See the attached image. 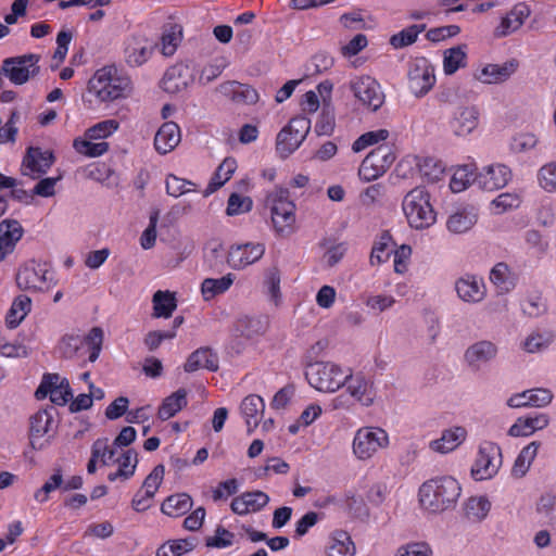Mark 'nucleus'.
I'll list each match as a JSON object with an SVG mask.
<instances>
[{
	"label": "nucleus",
	"mask_w": 556,
	"mask_h": 556,
	"mask_svg": "<svg viewBox=\"0 0 556 556\" xmlns=\"http://www.w3.org/2000/svg\"><path fill=\"white\" fill-rule=\"evenodd\" d=\"M425 29L426 24L410 25L402 29L400 33L391 36L390 45L393 46L395 49L407 47L414 43L417 40L418 35L422 33Z\"/></svg>",
	"instance_id": "obj_42"
},
{
	"label": "nucleus",
	"mask_w": 556,
	"mask_h": 556,
	"mask_svg": "<svg viewBox=\"0 0 556 556\" xmlns=\"http://www.w3.org/2000/svg\"><path fill=\"white\" fill-rule=\"evenodd\" d=\"M85 341L91 345L89 354V362L93 363L98 359L103 341V331L99 327H94L90 330L89 334L85 338Z\"/></svg>",
	"instance_id": "obj_59"
},
{
	"label": "nucleus",
	"mask_w": 556,
	"mask_h": 556,
	"mask_svg": "<svg viewBox=\"0 0 556 556\" xmlns=\"http://www.w3.org/2000/svg\"><path fill=\"white\" fill-rule=\"evenodd\" d=\"M478 118L479 111L476 106L458 108L450 121V128L457 137L467 136L477 128Z\"/></svg>",
	"instance_id": "obj_15"
},
{
	"label": "nucleus",
	"mask_w": 556,
	"mask_h": 556,
	"mask_svg": "<svg viewBox=\"0 0 556 556\" xmlns=\"http://www.w3.org/2000/svg\"><path fill=\"white\" fill-rule=\"evenodd\" d=\"M73 146L78 153L89 157L101 156L109 150V143L105 141L94 143L81 138H76Z\"/></svg>",
	"instance_id": "obj_50"
},
{
	"label": "nucleus",
	"mask_w": 556,
	"mask_h": 556,
	"mask_svg": "<svg viewBox=\"0 0 556 556\" xmlns=\"http://www.w3.org/2000/svg\"><path fill=\"white\" fill-rule=\"evenodd\" d=\"M389 137L387 129H378L367 131L361 135L352 144V150L355 153L363 151L364 149L384 141Z\"/></svg>",
	"instance_id": "obj_47"
},
{
	"label": "nucleus",
	"mask_w": 556,
	"mask_h": 556,
	"mask_svg": "<svg viewBox=\"0 0 556 556\" xmlns=\"http://www.w3.org/2000/svg\"><path fill=\"white\" fill-rule=\"evenodd\" d=\"M264 253L265 245L260 242L235 244L228 252L227 263L233 269H241L261 260Z\"/></svg>",
	"instance_id": "obj_11"
},
{
	"label": "nucleus",
	"mask_w": 556,
	"mask_h": 556,
	"mask_svg": "<svg viewBox=\"0 0 556 556\" xmlns=\"http://www.w3.org/2000/svg\"><path fill=\"white\" fill-rule=\"evenodd\" d=\"M287 126L291 129L290 132L294 139L301 140L302 143L311 130V119L304 115H298L291 118Z\"/></svg>",
	"instance_id": "obj_54"
},
{
	"label": "nucleus",
	"mask_w": 556,
	"mask_h": 556,
	"mask_svg": "<svg viewBox=\"0 0 556 556\" xmlns=\"http://www.w3.org/2000/svg\"><path fill=\"white\" fill-rule=\"evenodd\" d=\"M355 545L349 534L340 531L334 538V543L329 547L328 556H353Z\"/></svg>",
	"instance_id": "obj_51"
},
{
	"label": "nucleus",
	"mask_w": 556,
	"mask_h": 556,
	"mask_svg": "<svg viewBox=\"0 0 556 556\" xmlns=\"http://www.w3.org/2000/svg\"><path fill=\"white\" fill-rule=\"evenodd\" d=\"M187 391L184 388L165 397L159 408L157 416L161 420L174 417L179 410L187 406Z\"/></svg>",
	"instance_id": "obj_33"
},
{
	"label": "nucleus",
	"mask_w": 556,
	"mask_h": 556,
	"mask_svg": "<svg viewBox=\"0 0 556 556\" xmlns=\"http://www.w3.org/2000/svg\"><path fill=\"white\" fill-rule=\"evenodd\" d=\"M477 175L472 164L459 166L454 173L450 187L453 192H462L470 185H475L472 178Z\"/></svg>",
	"instance_id": "obj_44"
},
{
	"label": "nucleus",
	"mask_w": 556,
	"mask_h": 556,
	"mask_svg": "<svg viewBox=\"0 0 556 556\" xmlns=\"http://www.w3.org/2000/svg\"><path fill=\"white\" fill-rule=\"evenodd\" d=\"M496 355L497 346L491 341L481 340L466 349L464 359L470 369L477 371L483 364L494 359Z\"/></svg>",
	"instance_id": "obj_14"
},
{
	"label": "nucleus",
	"mask_w": 556,
	"mask_h": 556,
	"mask_svg": "<svg viewBox=\"0 0 556 556\" xmlns=\"http://www.w3.org/2000/svg\"><path fill=\"white\" fill-rule=\"evenodd\" d=\"M192 498L187 493L167 496L161 505V511L169 517H180L192 508Z\"/></svg>",
	"instance_id": "obj_29"
},
{
	"label": "nucleus",
	"mask_w": 556,
	"mask_h": 556,
	"mask_svg": "<svg viewBox=\"0 0 556 556\" xmlns=\"http://www.w3.org/2000/svg\"><path fill=\"white\" fill-rule=\"evenodd\" d=\"M56 409L53 406L49 408L40 409L29 419V437L31 439H39L47 434L53 424V414Z\"/></svg>",
	"instance_id": "obj_32"
},
{
	"label": "nucleus",
	"mask_w": 556,
	"mask_h": 556,
	"mask_svg": "<svg viewBox=\"0 0 556 556\" xmlns=\"http://www.w3.org/2000/svg\"><path fill=\"white\" fill-rule=\"evenodd\" d=\"M402 207L410 227L429 228L435 222V213L429 201V194L422 187L410 190L403 200Z\"/></svg>",
	"instance_id": "obj_4"
},
{
	"label": "nucleus",
	"mask_w": 556,
	"mask_h": 556,
	"mask_svg": "<svg viewBox=\"0 0 556 556\" xmlns=\"http://www.w3.org/2000/svg\"><path fill=\"white\" fill-rule=\"evenodd\" d=\"M346 507L357 518H367L369 516L368 508L363 497L357 496L353 492L346 493Z\"/></svg>",
	"instance_id": "obj_60"
},
{
	"label": "nucleus",
	"mask_w": 556,
	"mask_h": 556,
	"mask_svg": "<svg viewBox=\"0 0 556 556\" xmlns=\"http://www.w3.org/2000/svg\"><path fill=\"white\" fill-rule=\"evenodd\" d=\"M52 151H42L39 147H29L23 159V165L34 173L46 174L54 163Z\"/></svg>",
	"instance_id": "obj_26"
},
{
	"label": "nucleus",
	"mask_w": 556,
	"mask_h": 556,
	"mask_svg": "<svg viewBox=\"0 0 556 556\" xmlns=\"http://www.w3.org/2000/svg\"><path fill=\"white\" fill-rule=\"evenodd\" d=\"M116 68L103 67L98 70L88 83V91L101 101H114L125 98L130 89L128 77L116 75Z\"/></svg>",
	"instance_id": "obj_2"
},
{
	"label": "nucleus",
	"mask_w": 556,
	"mask_h": 556,
	"mask_svg": "<svg viewBox=\"0 0 556 556\" xmlns=\"http://www.w3.org/2000/svg\"><path fill=\"white\" fill-rule=\"evenodd\" d=\"M59 380H60L59 374H51V372L43 374L41 382H40L39 387L37 388V390L35 391L36 399L43 400L48 395H51L54 392V390L59 389L58 388Z\"/></svg>",
	"instance_id": "obj_55"
},
{
	"label": "nucleus",
	"mask_w": 556,
	"mask_h": 556,
	"mask_svg": "<svg viewBox=\"0 0 556 556\" xmlns=\"http://www.w3.org/2000/svg\"><path fill=\"white\" fill-rule=\"evenodd\" d=\"M46 281L47 280V270L39 269L37 270L34 267L24 266L16 274V285L21 290H29L31 288H36V281Z\"/></svg>",
	"instance_id": "obj_40"
},
{
	"label": "nucleus",
	"mask_w": 556,
	"mask_h": 556,
	"mask_svg": "<svg viewBox=\"0 0 556 556\" xmlns=\"http://www.w3.org/2000/svg\"><path fill=\"white\" fill-rule=\"evenodd\" d=\"M530 15V9L525 3L516 4L501 21L496 27L495 37H506L516 31L523 24L525 20Z\"/></svg>",
	"instance_id": "obj_21"
},
{
	"label": "nucleus",
	"mask_w": 556,
	"mask_h": 556,
	"mask_svg": "<svg viewBox=\"0 0 556 556\" xmlns=\"http://www.w3.org/2000/svg\"><path fill=\"white\" fill-rule=\"evenodd\" d=\"M458 296L469 303L481 302L485 296V287L483 280L476 276L459 278L455 283Z\"/></svg>",
	"instance_id": "obj_20"
},
{
	"label": "nucleus",
	"mask_w": 556,
	"mask_h": 556,
	"mask_svg": "<svg viewBox=\"0 0 556 556\" xmlns=\"http://www.w3.org/2000/svg\"><path fill=\"white\" fill-rule=\"evenodd\" d=\"M218 89L236 103L254 104L258 101L257 91L248 84L231 80L219 85Z\"/></svg>",
	"instance_id": "obj_19"
},
{
	"label": "nucleus",
	"mask_w": 556,
	"mask_h": 556,
	"mask_svg": "<svg viewBox=\"0 0 556 556\" xmlns=\"http://www.w3.org/2000/svg\"><path fill=\"white\" fill-rule=\"evenodd\" d=\"M462 488L456 479L443 476L430 479L419 488V502L430 513H443L454 508Z\"/></svg>",
	"instance_id": "obj_1"
},
{
	"label": "nucleus",
	"mask_w": 556,
	"mask_h": 556,
	"mask_svg": "<svg viewBox=\"0 0 556 556\" xmlns=\"http://www.w3.org/2000/svg\"><path fill=\"white\" fill-rule=\"evenodd\" d=\"M549 424V417L546 414H538L535 416L519 417L508 429L507 434L510 437H529L538 430L546 428Z\"/></svg>",
	"instance_id": "obj_22"
},
{
	"label": "nucleus",
	"mask_w": 556,
	"mask_h": 556,
	"mask_svg": "<svg viewBox=\"0 0 556 556\" xmlns=\"http://www.w3.org/2000/svg\"><path fill=\"white\" fill-rule=\"evenodd\" d=\"M541 187L548 191H556V163L544 165L539 172Z\"/></svg>",
	"instance_id": "obj_58"
},
{
	"label": "nucleus",
	"mask_w": 556,
	"mask_h": 556,
	"mask_svg": "<svg viewBox=\"0 0 556 556\" xmlns=\"http://www.w3.org/2000/svg\"><path fill=\"white\" fill-rule=\"evenodd\" d=\"M527 404L530 407H544L547 406L553 400V393L543 388L527 390Z\"/></svg>",
	"instance_id": "obj_57"
},
{
	"label": "nucleus",
	"mask_w": 556,
	"mask_h": 556,
	"mask_svg": "<svg viewBox=\"0 0 556 556\" xmlns=\"http://www.w3.org/2000/svg\"><path fill=\"white\" fill-rule=\"evenodd\" d=\"M274 227L279 236L288 237L293 232L295 223V205H287V211L271 216Z\"/></svg>",
	"instance_id": "obj_45"
},
{
	"label": "nucleus",
	"mask_w": 556,
	"mask_h": 556,
	"mask_svg": "<svg viewBox=\"0 0 556 556\" xmlns=\"http://www.w3.org/2000/svg\"><path fill=\"white\" fill-rule=\"evenodd\" d=\"M153 314L155 318H169L177 307L175 293L165 290H157L152 296Z\"/></svg>",
	"instance_id": "obj_31"
},
{
	"label": "nucleus",
	"mask_w": 556,
	"mask_h": 556,
	"mask_svg": "<svg viewBox=\"0 0 556 556\" xmlns=\"http://www.w3.org/2000/svg\"><path fill=\"white\" fill-rule=\"evenodd\" d=\"M466 433V429L463 427L446 429L439 439L431 441L430 447L442 454L450 453L465 440Z\"/></svg>",
	"instance_id": "obj_28"
},
{
	"label": "nucleus",
	"mask_w": 556,
	"mask_h": 556,
	"mask_svg": "<svg viewBox=\"0 0 556 556\" xmlns=\"http://www.w3.org/2000/svg\"><path fill=\"white\" fill-rule=\"evenodd\" d=\"M194 80L193 71L188 64L179 63L170 66L162 79V88L169 93L187 89Z\"/></svg>",
	"instance_id": "obj_13"
},
{
	"label": "nucleus",
	"mask_w": 556,
	"mask_h": 556,
	"mask_svg": "<svg viewBox=\"0 0 556 556\" xmlns=\"http://www.w3.org/2000/svg\"><path fill=\"white\" fill-rule=\"evenodd\" d=\"M540 445V442L532 441L520 451L511 468V475L514 477L522 478L526 476L538 454Z\"/></svg>",
	"instance_id": "obj_35"
},
{
	"label": "nucleus",
	"mask_w": 556,
	"mask_h": 556,
	"mask_svg": "<svg viewBox=\"0 0 556 556\" xmlns=\"http://www.w3.org/2000/svg\"><path fill=\"white\" fill-rule=\"evenodd\" d=\"M431 549L426 543H412L397 549L395 556H430Z\"/></svg>",
	"instance_id": "obj_64"
},
{
	"label": "nucleus",
	"mask_w": 556,
	"mask_h": 556,
	"mask_svg": "<svg viewBox=\"0 0 556 556\" xmlns=\"http://www.w3.org/2000/svg\"><path fill=\"white\" fill-rule=\"evenodd\" d=\"M460 33V27L457 25H447L431 28L427 31L426 37L432 42H439L446 38L454 37Z\"/></svg>",
	"instance_id": "obj_61"
},
{
	"label": "nucleus",
	"mask_w": 556,
	"mask_h": 556,
	"mask_svg": "<svg viewBox=\"0 0 556 556\" xmlns=\"http://www.w3.org/2000/svg\"><path fill=\"white\" fill-rule=\"evenodd\" d=\"M395 161L392 146L382 143L371 150L363 160L358 176L364 181H371L382 176Z\"/></svg>",
	"instance_id": "obj_6"
},
{
	"label": "nucleus",
	"mask_w": 556,
	"mask_h": 556,
	"mask_svg": "<svg viewBox=\"0 0 556 556\" xmlns=\"http://www.w3.org/2000/svg\"><path fill=\"white\" fill-rule=\"evenodd\" d=\"M155 43L142 35H132L125 45V61L137 67L146 63L153 53Z\"/></svg>",
	"instance_id": "obj_12"
},
{
	"label": "nucleus",
	"mask_w": 556,
	"mask_h": 556,
	"mask_svg": "<svg viewBox=\"0 0 556 556\" xmlns=\"http://www.w3.org/2000/svg\"><path fill=\"white\" fill-rule=\"evenodd\" d=\"M31 309V299L27 295H17L5 315V326L15 329Z\"/></svg>",
	"instance_id": "obj_30"
},
{
	"label": "nucleus",
	"mask_w": 556,
	"mask_h": 556,
	"mask_svg": "<svg viewBox=\"0 0 556 556\" xmlns=\"http://www.w3.org/2000/svg\"><path fill=\"white\" fill-rule=\"evenodd\" d=\"M252 207L253 200L250 197L233 192L228 198L226 214L228 216H236L250 212Z\"/></svg>",
	"instance_id": "obj_49"
},
{
	"label": "nucleus",
	"mask_w": 556,
	"mask_h": 556,
	"mask_svg": "<svg viewBox=\"0 0 556 556\" xmlns=\"http://www.w3.org/2000/svg\"><path fill=\"white\" fill-rule=\"evenodd\" d=\"M336 127V111L332 102L325 100L321 111L315 124L314 131L320 136H331Z\"/></svg>",
	"instance_id": "obj_36"
},
{
	"label": "nucleus",
	"mask_w": 556,
	"mask_h": 556,
	"mask_svg": "<svg viewBox=\"0 0 556 556\" xmlns=\"http://www.w3.org/2000/svg\"><path fill=\"white\" fill-rule=\"evenodd\" d=\"M235 276L227 274L222 278H206L201 285V291L205 301L212 300L218 294L226 292L233 283Z\"/></svg>",
	"instance_id": "obj_37"
},
{
	"label": "nucleus",
	"mask_w": 556,
	"mask_h": 556,
	"mask_svg": "<svg viewBox=\"0 0 556 556\" xmlns=\"http://www.w3.org/2000/svg\"><path fill=\"white\" fill-rule=\"evenodd\" d=\"M305 378L320 392H334L352 378V374H345L339 365L330 362H312L306 366Z\"/></svg>",
	"instance_id": "obj_3"
},
{
	"label": "nucleus",
	"mask_w": 556,
	"mask_h": 556,
	"mask_svg": "<svg viewBox=\"0 0 556 556\" xmlns=\"http://www.w3.org/2000/svg\"><path fill=\"white\" fill-rule=\"evenodd\" d=\"M165 468L162 464L156 465L143 480L141 489L147 491V497H154L164 478Z\"/></svg>",
	"instance_id": "obj_53"
},
{
	"label": "nucleus",
	"mask_w": 556,
	"mask_h": 556,
	"mask_svg": "<svg viewBox=\"0 0 556 556\" xmlns=\"http://www.w3.org/2000/svg\"><path fill=\"white\" fill-rule=\"evenodd\" d=\"M389 444L388 433L381 428L364 427L356 431L353 453L362 460L370 458L379 448Z\"/></svg>",
	"instance_id": "obj_7"
},
{
	"label": "nucleus",
	"mask_w": 556,
	"mask_h": 556,
	"mask_svg": "<svg viewBox=\"0 0 556 556\" xmlns=\"http://www.w3.org/2000/svg\"><path fill=\"white\" fill-rule=\"evenodd\" d=\"M409 89L416 97H424L435 83V76L427 66L415 65L408 72Z\"/></svg>",
	"instance_id": "obj_25"
},
{
	"label": "nucleus",
	"mask_w": 556,
	"mask_h": 556,
	"mask_svg": "<svg viewBox=\"0 0 556 556\" xmlns=\"http://www.w3.org/2000/svg\"><path fill=\"white\" fill-rule=\"evenodd\" d=\"M350 89L354 97L372 112L378 111L384 103V93L379 83L370 76L351 80Z\"/></svg>",
	"instance_id": "obj_9"
},
{
	"label": "nucleus",
	"mask_w": 556,
	"mask_h": 556,
	"mask_svg": "<svg viewBox=\"0 0 556 556\" xmlns=\"http://www.w3.org/2000/svg\"><path fill=\"white\" fill-rule=\"evenodd\" d=\"M290 131L286 125L276 138V151L281 159H287L301 146V140L294 139Z\"/></svg>",
	"instance_id": "obj_41"
},
{
	"label": "nucleus",
	"mask_w": 556,
	"mask_h": 556,
	"mask_svg": "<svg viewBox=\"0 0 556 556\" xmlns=\"http://www.w3.org/2000/svg\"><path fill=\"white\" fill-rule=\"evenodd\" d=\"M466 46H457L444 51L443 68L446 75H453L466 65Z\"/></svg>",
	"instance_id": "obj_39"
},
{
	"label": "nucleus",
	"mask_w": 556,
	"mask_h": 556,
	"mask_svg": "<svg viewBox=\"0 0 556 556\" xmlns=\"http://www.w3.org/2000/svg\"><path fill=\"white\" fill-rule=\"evenodd\" d=\"M502 448L496 443L485 441L479 446L478 457L471 468L475 480L492 478L502 465Z\"/></svg>",
	"instance_id": "obj_8"
},
{
	"label": "nucleus",
	"mask_w": 556,
	"mask_h": 556,
	"mask_svg": "<svg viewBox=\"0 0 556 556\" xmlns=\"http://www.w3.org/2000/svg\"><path fill=\"white\" fill-rule=\"evenodd\" d=\"M371 388L372 383L367 381L363 375L358 374L353 379V382L349 384L348 391L364 406H370L374 403V393Z\"/></svg>",
	"instance_id": "obj_38"
},
{
	"label": "nucleus",
	"mask_w": 556,
	"mask_h": 556,
	"mask_svg": "<svg viewBox=\"0 0 556 556\" xmlns=\"http://www.w3.org/2000/svg\"><path fill=\"white\" fill-rule=\"evenodd\" d=\"M511 179V170L504 164L489 165L472 178L479 189L493 191L504 188Z\"/></svg>",
	"instance_id": "obj_10"
},
{
	"label": "nucleus",
	"mask_w": 556,
	"mask_h": 556,
	"mask_svg": "<svg viewBox=\"0 0 556 556\" xmlns=\"http://www.w3.org/2000/svg\"><path fill=\"white\" fill-rule=\"evenodd\" d=\"M417 166L421 176L430 182L440 180L444 174V167L441 161L434 157H424L417 163Z\"/></svg>",
	"instance_id": "obj_46"
},
{
	"label": "nucleus",
	"mask_w": 556,
	"mask_h": 556,
	"mask_svg": "<svg viewBox=\"0 0 556 556\" xmlns=\"http://www.w3.org/2000/svg\"><path fill=\"white\" fill-rule=\"evenodd\" d=\"M233 536L235 534L223 526H218L215 530V535L208 536L205 544L207 547L225 548L232 544Z\"/></svg>",
	"instance_id": "obj_56"
},
{
	"label": "nucleus",
	"mask_w": 556,
	"mask_h": 556,
	"mask_svg": "<svg viewBox=\"0 0 556 556\" xmlns=\"http://www.w3.org/2000/svg\"><path fill=\"white\" fill-rule=\"evenodd\" d=\"M23 235L24 229L18 220L8 218L0 223V261L14 251Z\"/></svg>",
	"instance_id": "obj_17"
},
{
	"label": "nucleus",
	"mask_w": 556,
	"mask_h": 556,
	"mask_svg": "<svg viewBox=\"0 0 556 556\" xmlns=\"http://www.w3.org/2000/svg\"><path fill=\"white\" fill-rule=\"evenodd\" d=\"M519 63L511 59L503 64H488L477 76L484 84H498L507 80L517 70Z\"/></svg>",
	"instance_id": "obj_23"
},
{
	"label": "nucleus",
	"mask_w": 556,
	"mask_h": 556,
	"mask_svg": "<svg viewBox=\"0 0 556 556\" xmlns=\"http://www.w3.org/2000/svg\"><path fill=\"white\" fill-rule=\"evenodd\" d=\"M264 408V400L257 394H250L241 402L240 409L245 418L248 433H251L258 426L261 421L258 414L263 415Z\"/></svg>",
	"instance_id": "obj_27"
},
{
	"label": "nucleus",
	"mask_w": 556,
	"mask_h": 556,
	"mask_svg": "<svg viewBox=\"0 0 556 556\" xmlns=\"http://www.w3.org/2000/svg\"><path fill=\"white\" fill-rule=\"evenodd\" d=\"M39 61L40 55L35 53L7 58L2 62L0 75L8 77L14 85H24L40 73Z\"/></svg>",
	"instance_id": "obj_5"
},
{
	"label": "nucleus",
	"mask_w": 556,
	"mask_h": 556,
	"mask_svg": "<svg viewBox=\"0 0 556 556\" xmlns=\"http://www.w3.org/2000/svg\"><path fill=\"white\" fill-rule=\"evenodd\" d=\"M478 220V212L471 205L457 207L446 220V228L450 232L460 235L469 231Z\"/></svg>",
	"instance_id": "obj_16"
},
{
	"label": "nucleus",
	"mask_w": 556,
	"mask_h": 556,
	"mask_svg": "<svg viewBox=\"0 0 556 556\" xmlns=\"http://www.w3.org/2000/svg\"><path fill=\"white\" fill-rule=\"evenodd\" d=\"M0 354L5 357H26L28 350L20 342H8L4 338H0Z\"/></svg>",
	"instance_id": "obj_63"
},
{
	"label": "nucleus",
	"mask_w": 556,
	"mask_h": 556,
	"mask_svg": "<svg viewBox=\"0 0 556 556\" xmlns=\"http://www.w3.org/2000/svg\"><path fill=\"white\" fill-rule=\"evenodd\" d=\"M491 509V502L485 496H471L464 503L465 517L470 522H481Z\"/></svg>",
	"instance_id": "obj_34"
},
{
	"label": "nucleus",
	"mask_w": 556,
	"mask_h": 556,
	"mask_svg": "<svg viewBox=\"0 0 556 556\" xmlns=\"http://www.w3.org/2000/svg\"><path fill=\"white\" fill-rule=\"evenodd\" d=\"M118 128V123L114 119H108L98 123L88 129L87 135L91 139L105 138Z\"/></svg>",
	"instance_id": "obj_62"
},
{
	"label": "nucleus",
	"mask_w": 556,
	"mask_h": 556,
	"mask_svg": "<svg viewBox=\"0 0 556 556\" xmlns=\"http://www.w3.org/2000/svg\"><path fill=\"white\" fill-rule=\"evenodd\" d=\"M392 237L389 231H383L379 240L375 243L370 254L371 265L381 264L389 260L390 255L394 252L393 248L390 249Z\"/></svg>",
	"instance_id": "obj_43"
},
{
	"label": "nucleus",
	"mask_w": 556,
	"mask_h": 556,
	"mask_svg": "<svg viewBox=\"0 0 556 556\" xmlns=\"http://www.w3.org/2000/svg\"><path fill=\"white\" fill-rule=\"evenodd\" d=\"M84 344V339L78 334H65L59 343V352L61 357L71 359L73 358Z\"/></svg>",
	"instance_id": "obj_52"
},
{
	"label": "nucleus",
	"mask_w": 556,
	"mask_h": 556,
	"mask_svg": "<svg viewBox=\"0 0 556 556\" xmlns=\"http://www.w3.org/2000/svg\"><path fill=\"white\" fill-rule=\"evenodd\" d=\"M182 36V27L180 25H172L162 35V53L170 56L175 53Z\"/></svg>",
	"instance_id": "obj_48"
},
{
	"label": "nucleus",
	"mask_w": 556,
	"mask_h": 556,
	"mask_svg": "<svg viewBox=\"0 0 556 556\" xmlns=\"http://www.w3.org/2000/svg\"><path fill=\"white\" fill-rule=\"evenodd\" d=\"M201 368L210 371H217L219 368L218 355L208 346H202L193 351L184 365L186 372H194Z\"/></svg>",
	"instance_id": "obj_18"
},
{
	"label": "nucleus",
	"mask_w": 556,
	"mask_h": 556,
	"mask_svg": "<svg viewBox=\"0 0 556 556\" xmlns=\"http://www.w3.org/2000/svg\"><path fill=\"white\" fill-rule=\"evenodd\" d=\"M180 129L174 122L164 123L154 137V147L161 154L173 151L180 142Z\"/></svg>",
	"instance_id": "obj_24"
}]
</instances>
